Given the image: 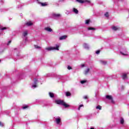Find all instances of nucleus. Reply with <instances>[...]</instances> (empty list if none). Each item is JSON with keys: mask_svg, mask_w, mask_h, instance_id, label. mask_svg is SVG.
<instances>
[{"mask_svg": "<svg viewBox=\"0 0 129 129\" xmlns=\"http://www.w3.org/2000/svg\"><path fill=\"white\" fill-rule=\"evenodd\" d=\"M55 103H56V104H59L60 105H63L66 108L69 107V106H70V105L66 103L65 102H64V101H63L62 100H55Z\"/></svg>", "mask_w": 129, "mask_h": 129, "instance_id": "obj_1", "label": "nucleus"}, {"mask_svg": "<svg viewBox=\"0 0 129 129\" xmlns=\"http://www.w3.org/2000/svg\"><path fill=\"white\" fill-rule=\"evenodd\" d=\"M46 50L47 51H51L52 50H56L57 51H59V45H56V47H50L46 48Z\"/></svg>", "mask_w": 129, "mask_h": 129, "instance_id": "obj_2", "label": "nucleus"}, {"mask_svg": "<svg viewBox=\"0 0 129 129\" xmlns=\"http://www.w3.org/2000/svg\"><path fill=\"white\" fill-rule=\"evenodd\" d=\"M76 1L80 4H84V3H88V4H90V1L89 0H76Z\"/></svg>", "mask_w": 129, "mask_h": 129, "instance_id": "obj_3", "label": "nucleus"}, {"mask_svg": "<svg viewBox=\"0 0 129 129\" xmlns=\"http://www.w3.org/2000/svg\"><path fill=\"white\" fill-rule=\"evenodd\" d=\"M106 98L109 99V100H111L112 103H114V101L112 99V96L110 95H106Z\"/></svg>", "mask_w": 129, "mask_h": 129, "instance_id": "obj_4", "label": "nucleus"}, {"mask_svg": "<svg viewBox=\"0 0 129 129\" xmlns=\"http://www.w3.org/2000/svg\"><path fill=\"white\" fill-rule=\"evenodd\" d=\"M38 4L39 5H41V7H47V6H48V3L47 2L43 3L40 2H38Z\"/></svg>", "mask_w": 129, "mask_h": 129, "instance_id": "obj_5", "label": "nucleus"}, {"mask_svg": "<svg viewBox=\"0 0 129 129\" xmlns=\"http://www.w3.org/2000/svg\"><path fill=\"white\" fill-rule=\"evenodd\" d=\"M55 121H56L57 124H59L60 123V122H61V118H60V117L56 118L55 119Z\"/></svg>", "mask_w": 129, "mask_h": 129, "instance_id": "obj_6", "label": "nucleus"}, {"mask_svg": "<svg viewBox=\"0 0 129 129\" xmlns=\"http://www.w3.org/2000/svg\"><path fill=\"white\" fill-rule=\"evenodd\" d=\"M67 35H63L59 37V40L61 41L62 40H65L67 38Z\"/></svg>", "mask_w": 129, "mask_h": 129, "instance_id": "obj_7", "label": "nucleus"}, {"mask_svg": "<svg viewBox=\"0 0 129 129\" xmlns=\"http://www.w3.org/2000/svg\"><path fill=\"white\" fill-rule=\"evenodd\" d=\"M44 30H45V31H47V32H52V29L49 27H46L44 28Z\"/></svg>", "mask_w": 129, "mask_h": 129, "instance_id": "obj_8", "label": "nucleus"}, {"mask_svg": "<svg viewBox=\"0 0 129 129\" xmlns=\"http://www.w3.org/2000/svg\"><path fill=\"white\" fill-rule=\"evenodd\" d=\"M100 63H101L102 65H106V64H107V62L103 60H100Z\"/></svg>", "mask_w": 129, "mask_h": 129, "instance_id": "obj_9", "label": "nucleus"}, {"mask_svg": "<svg viewBox=\"0 0 129 129\" xmlns=\"http://www.w3.org/2000/svg\"><path fill=\"white\" fill-rule=\"evenodd\" d=\"M26 26H33V23H32L31 21H29L26 24Z\"/></svg>", "mask_w": 129, "mask_h": 129, "instance_id": "obj_10", "label": "nucleus"}, {"mask_svg": "<svg viewBox=\"0 0 129 129\" xmlns=\"http://www.w3.org/2000/svg\"><path fill=\"white\" fill-rule=\"evenodd\" d=\"M112 30H113V31H117V30H119V28H118V27H116V26H113V27H112Z\"/></svg>", "mask_w": 129, "mask_h": 129, "instance_id": "obj_11", "label": "nucleus"}, {"mask_svg": "<svg viewBox=\"0 0 129 129\" xmlns=\"http://www.w3.org/2000/svg\"><path fill=\"white\" fill-rule=\"evenodd\" d=\"M53 17H55V18H59L61 17V15L59 14H54Z\"/></svg>", "mask_w": 129, "mask_h": 129, "instance_id": "obj_12", "label": "nucleus"}, {"mask_svg": "<svg viewBox=\"0 0 129 129\" xmlns=\"http://www.w3.org/2000/svg\"><path fill=\"white\" fill-rule=\"evenodd\" d=\"M89 71H90V69L89 68L87 69V70L85 71V75H87V74H88Z\"/></svg>", "mask_w": 129, "mask_h": 129, "instance_id": "obj_13", "label": "nucleus"}, {"mask_svg": "<svg viewBox=\"0 0 129 129\" xmlns=\"http://www.w3.org/2000/svg\"><path fill=\"white\" fill-rule=\"evenodd\" d=\"M83 47H84V48H85V49H88V45H87V44H86V43H84V44H83Z\"/></svg>", "mask_w": 129, "mask_h": 129, "instance_id": "obj_14", "label": "nucleus"}, {"mask_svg": "<svg viewBox=\"0 0 129 129\" xmlns=\"http://www.w3.org/2000/svg\"><path fill=\"white\" fill-rule=\"evenodd\" d=\"M96 109H99V110H101L102 107H101V106L98 105V106H96Z\"/></svg>", "mask_w": 129, "mask_h": 129, "instance_id": "obj_15", "label": "nucleus"}, {"mask_svg": "<svg viewBox=\"0 0 129 129\" xmlns=\"http://www.w3.org/2000/svg\"><path fill=\"white\" fill-rule=\"evenodd\" d=\"M66 96H71V93L69 92H67L66 93Z\"/></svg>", "mask_w": 129, "mask_h": 129, "instance_id": "obj_16", "label": "nucleus"}, {"mask_svg": "<svg viewBox=\"0 0 129 129\" xmlns=\"http://www.w3.org/2000/svg\"><path fill=\"white\" fill-rule=\"evenodd\" d=\"M73 12L75 13V14H78V10L75 8L73 9Z\"/></svg>", "mask_w": 129, "mask_h": 129, "instance_id": "obj_17", "label": "nucleus"}, {"mask_svg": "<svg viewBox=\"0 0 129 129\" xmlns=\"http://www.w3.org/2000/svg\"><path fill=\"white\" fill-rule=\"evenodd\" d=\"M88 30H89V31H90V30H96V29H95V28H93V27H89L88 28Z\"/></svg>", "mask_w": 129, "mask_h": 129, "instance_id": "obj_18", "label": "nucleus"}, {"mask_svg": "<svg viewBox=\"0 0 129 129\" xmlns=\"http://www.w3.org/2000/svg\"><path fill=\"white\" fill-rule=\"evenodd\" d=\"M49 96H50V97H51V98L54 97V94L52 93H51V92H49Z\"/></svg>", "mask_w": 129, "mask_h": 129, "instance_id": "obj_19", "label": "nucleus"}, {"mask_svg": "<svg viewBox=\"0 0 129 129\" xmlns=\"http://www.w3.org/2000/svg\"><path fill=\"white\" fill-rule=\"evenodd\" d=\"M24 37H26L28 35V31H25L23 34Z\"/></svg>", "mask_w": 129, "mask_h": 129, "instance_id": "obj_20", "label": "nucleus"}, {"mask_svg": "<svg viewBox=\"0 0 129 129\" xmlns=\"http://www.w3.org/2000/svg\"><path fill=\"white\" fill-rule=\"evenodd\" d=\"M87 82V80H83L81 81V84H84V83H86Z\"/></svg>", "mask_w": 129, "mask_h": 129, "instance_id": "obj_21", "label": "nucleus"}, {"mask_svg": "<svg viewBox=\"0 0 129 129\" xmlns=\"http://www.w3.org/2000/svg\"><path fill=\"white\" fill-rule=\"evenodd\" d=\"M90 22V19L86 20V22H85L86 25H88Z\"/></svg>", "mask_w": 129, "mask_h": 129, "instance_id": "obj_22", "label": "nucleus"}, {"mask_svg": "<svg viewBox=\"0 0 129 129\" xmlns=\"http://www.w3.org/2000/svg\"><path fill=\"white\" fill-rule=\"evenodd\" d=\"M124 123V120H123V118H121L120 120V123L121 124H123Z\"/></svg>", "mask_w": 129, "mask_h": 129, "instance_id": "obj_23", "label": "nucleus"}, {"mask_svg": "<svg viewBox=\"0 0 129 129\" xmlns=\"http://www.w3.org/2000/svg\"><path fill=\"white\" fill-rule=\"evenodd\" d=\"M105 17H106V18H108V17H109V15L108 14V12H106L105 14Z\"/></svg>", "mask_w": 129, "mask_h": 129, "instance_id": "obj_24", "label": "nucleus"}, {"mask_svg": "<svg viewBox=\"0 0 129 129\" xmlns=\"http://www.w3.org/2000/svg\"><path fill=\"white\" fill-rule=\"evenodd\" d=\"M122 77H123V79H125V78H126V74H124L122 76Z\"/></svg>", "mask_w": 129, "mask_h": 129, "instance_id": "obj_25", "label": "nucleus"}, {"mask_svg": "<svg viewBox=\"0 0 129 129\" xmlns=\"http://www.w3.org/2000/svg\"><path fill=\"white\" fill-rule=\"evenodd\" d=\"M26 108H29V106L28 105H26L25 106H23V109H26Z\"/></svg>", "mask_w": 129, "mask_h": 129, "instance_id": "obj_26", "label": "nucleus"}, {"mask_svg": "<svg viewBox=\"0 0 129 129\" xmlns=\"http://www.w3.org/2000/svg\"><path fill=\"white\" fill-rule=\"evenodd\" d=\"M8 28L7 27H3L2 28H1L0 30H1V31H4V30H7Z\"/></svg>", "mask_w": 129, "mask_h": 129, "instance_id": "obj_27", "label": "nucleus"}, {"mask_svg": "<svg viewBox=\"0 0 129 129\" xmlns=\"http://www.w3.org/2000/svg\"><path fill=\"white\" fill-rule=\"evenodd\" d=\"M35 48H36L37 49H40L41 48L40 46H38L37 45H34Z\"/></svg>", "mask_w": 129, "mask_h": 129, "instance_id": "obj_28", "label": "nucleus"}, {"mask_svg": "<svg viewBox=\"0 0 129 129\" xmlns=\"http://www.w3.org/2000/svg\"><path fill=\"white\" fill-rule=\"evenodd\" d=\"M84 99H88V96H84L83 97Z\"/></svg>", "mask_w": 129, "mask_h": 129, "instance_id": "obj_29", "label": "nucleus"}, {"mask_svg": "<svg viewBox=\"0 0 129 129\" xmlns=\"http://www.w3.org/2000/svg\"><path fill=\"white\" fill-rule=\"evenodd\" d=\"M68 70H71V69H72V68L71 67H70V66H68Z\"/></svg>", "mask_w": 129, "mask_h": 129, "instance_id": "obj_30", "label": "nucleus"}, {"mask_svg": "<svg viewBox=\"0 0 129 129\" xmlns=\"http://www.w3.org/2000/svg\"><path fill=\"white\" fill-rule=\"evenodd\" d=\"M121 54L123 55V56H126L127 55V54H124L123 52H120Z\"/></svg>", "mask_w": 129, "mask_h": 129, "instance_id": "obj_31", "label": "nucleus"}, {"mask_svg": "<svg viewBox=\"0 0 129 129\" xmlns=\"http://www.w3.org/2000/svg\"><path fill=\"white\" fill-rule=\"evenodd\" d=\"M83 105H80L78 108V110H80V108L82 107Z\"/></svg>", "mask_w": 129, "mask_h": 129, "instance_id": "obj_32", "label": "nucleus"}, {"mask_svg": "<svg viewBox=\"0 0 129 129\" xmlns=\"http://www.w3.org/2000/svg\"><path fill=\"white\" fill-rule=\"evenodd\" d=\"M100 53V50H98L96 51V54H99Z\"/></svg>", "mask_w": 129, "mask_h": 129, "instance_id": "obj_33", "label": "nucleus"}, {"mask_svg": "<svg viewBox=\"0 0 129 129\" xmlns=\"http://www.w3.org/2000/svg\"><path fill=\"white\" fill-rule=\"evenodd\" d=\"M32 87H34V88H36V87H37V85H32Z\"/></svg>", "mask_w": 129, "mask_h": 129, "instance_id": "obj_34", "label": "nucleus"}, {"mask_svg": "<svg viewBox=\"0 0 129 129\" xmlns=\"http://www.w3.org/2000/svg\"><path fill=\"white\" fill-rule=\"evenodd\" d=\"M1 126H4V124L2 123V122H0Z\"/></svg>", "mask_w": 129, "mask_h": 129, "instance_id": "obj_35", "label": "nucleus"}, {"mask_svg": "<svg viewBox=\"0 0 129 129\" xmlns=\"http://www.w3.org/2000/svg\"><path fill=\"white\" fill-rule=\"evenodd\" d=\"M11 43H12V41H11V40H10V41L8 42V45H10V44H11Z\"/></svg>", "mask_w": 129, "mask_h": 129, "instance_id": "obj_36", "label": "nucleus"}, {"mask_svg": "<svg viewBox=\"0 0 129 129\" xmlns=\"http://www.w3.org/2000/svg\"><path fill=\"white\" fill-rule=\"evenodd\" d=\"M85 65L84 64H82V67H84Z\"/></svg>", "mask_w": 129, "mask_h": 129, "instance_id": "obj_37", "label": "nucleus"}, {"mask_svg": "<svg viewBox=\"0 0 129 129\" xmlns=\"http://www.w3.org/2000/svg\"><path fill=\"white\" fill-rule=\"evenodd\" d=\"M62 1H64V0H58V2H62Z\"/></svg>", "mask_w": 129, "mask_h": 129, "instance_id": "obj_38", "label": "nucleus"}, {"mask_svg": "<svg viewBox=\"0 0 129 129\" xmlns=\"http://www.w3.org/2000/svg\"><path fill=\"white\" fill-rule=\"evenodd\" d=\"M122 89H123V86L121 87Z\"/></svg>", "mask_w": 129, "mask_h": 129, "instance_id": "obj_39", "label": "nucleus"}, {"mask_svg": "<svg viewBox=\"0 0 129 129\" xmlns=\"http://www.w3.org/2000/svg\"><path fill=\"white\" fill-rule=\"evenodd\" d=\"M91 129H94V128H93V127H91Z\"/></svg>", "mask_w": 129, "mask_h": 129, "instance_id": "obj_40", "label": "nucleus"}, {"mask_svg": "<svg viewBox=\"0 0 129 129\" xmlns=\"http://www.w3.org/2000/svg\"><path fill=\"white\" fill-rule=\"evenodd\" d=\"M36 1H37V2H39V0H36Z\"/></svg>", "mask_w": 129, "mask_h": 129, "instance_id": "obj_41", "label": "nucleus"}, {"mask_svg": "<svg viewBox=\"0 0 129 129\" xmlns=\"http://www.w3.org/2000/svg\"><path fill=\"white\" fill-rule=\"evenodd\" d=\"M1 59H0V62H1Z\"/></svg>", "mask_w": 129, "mask_h": 129, "instance_id": "obj_42", "label": "nucleus"}]
</instances>
